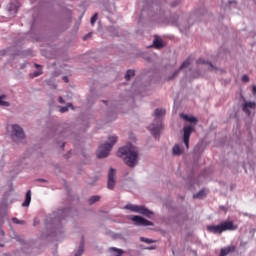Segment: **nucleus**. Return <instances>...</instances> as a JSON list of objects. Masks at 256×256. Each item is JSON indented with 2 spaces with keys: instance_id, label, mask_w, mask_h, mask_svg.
<instances>
[{
  "instance_id": "nucleus-1",
  "label": "nucleus",
  "mask_w": 256,
  "mask_h": 256,
  "mask_svg": "<svg viewBox=\"0 0 256 256\" xmlns=\"http://www.w3.org/2000/svg\"><path fill=\"white\" fill-rule=\"evenodd\" d=\"M117 155L123 159L124 163L128 167L133 168L138 163L137 158L139 157V152L137 151V148L132 144H127L126 146L119 148Z\"/></svg>"
},
{
  "instance_id": "nucleus-23",
  "label": "nucleus",
  "mask_w": 256,
  "mask_h": 256,
  "mask_svg": "<svg viewBox=\"0 0 256 256\" xmlns=\"http://www.w3.org/2000/svg\"><path fill=\"white\" fill-rule=\"evenodd\" d=\"M99 199H101V197H99V196H92V197L89 199V204H90V205H93V203H97V201H99Z\"/></svg>"
},
{
  "instance_id": "nucleus-32",
  "label": "nucleus",
  "mask_w": 256,
  "mask_h": 256,
  "mask_svg": "<svg viewBox=\"0 0 256 256\" xmlns=\"http://www.w3.org/2000/svg\"><path fill=\"white\" fill-rule=\"evenodd\" d=\"M253 93H256V86H253Z\"/></svg>"
},
{
  "instance_id": "nucleus-34",
  "label": "nucleus",
  "mask_w": 256,
  "mask_h": 256,
  "mask_svg": "<svg viewBox=\"0 0 256 256\" xmlns=\"http://www.w3.org/2000/svg\"><path fill=\"white\" fill-rule=\"evenodd\" d=\"M177 73H179V71H177V72L174 74V77H175V75H177Z\"/></svg>"
},
{
  "instance_id": "nucleus-9",
  "label": "nucleus",
  "mask_w": 256,
  "mask_h": 256,
  "mask_svg": "<svg viewBox=\"0 0 256 256\" xmlns=\"http://www.w3.org/2000/svg\"><path fill=\"white\" fill-rule=\"evenodd\" d=\"M108 189L115 188V169L110 168L108 172V182H107Z\"/></svg>"
},
{
  "instance_id": "nucleus-21",
  "label": "nucleus",
  "mask_w": 256,
  "mask_h": 256,
  "mask_svg": "<svg viewBox=\"0 0 256 256\" xmlns=\"http://www.w3.org/2000/svg\"><path fill=\"white\" fill-rule=\"evenodd\" d=\"M196 63H197V65H210V67H213V64H211V63L205 61L204 59H198V60L196 61Z\"/></svg>"
},
{
  "instance_id": "nucleus-8",
  "label": "nucleus",
  "mask_w": 256,
  "mask_h": 256,
  "mask_svg": "<svg viewBox=\"0 0 256 256\" xmlns=\"http://www.w3.org/2000/svg\"><path fill=\"white\" fill-rule=\"evenodd\" d=\"M184 134H183V141L186 149H189V139H191V133L195 131V128L191 125L185 126L183 128Z\"/></svg>"
},
{
  "instance_id": "nucleus-28",
  "label": "nucleus",
  "mask_w": 256,
  "mask_h": 256,
  "mask_svg": "<svg viewBox=\"0 0 256 256\" xmlns=\"http://www.w3.org/2000/svg\"><path fill=\"white\" fill-rule=\"evenodd\" d=\"M58 101H59V103H61L62 105L65 103V100L63 99V97H59L58 98Z\"/></svg>"
},
{
  "instance_id": "nucleus-16",
  "label": "nucleus",
  "mask_w": 256,
  "mask_h": 256,
  "mask_svg": "<svg viewBox=\"0 0 256 256\" xmlns=\"http://www.w3.org/2000/svg\"><path fill=\"white\" fill-rule=\"evenodd\" d=\"M207 195V191L205 189L200 190L198 193L194 194V199H203Z\"/></svg>"
},
{
  "instance_id": "nucleus-5",
  "label": "nucleus",
  "mask_w": 256,
  "mask_h": 256,
  "mask_svg": "<svg viewBox=\"0 0 256 256\" xmlns=\"http://www.w3.org/2000/svg\"><path fill=\"white\" fill-rule=\"evenodd\" d=\"M156 120L154 123L148 126L149 131L155 137V139H159L161 135V124H159V118L161 117V109H156L155 111Z\"/></svg>"
},
{
  "instance_id": "nucleus-31",
  "label": "nucleus",
  "mask_w": 256,
  "mask_h": 256,
  "mask_svg": "<svg viewBox=\"0 0 256 256\" xmlns=\"http://www.w3.org/2000/svg\"><path fill=\"white\" fill-rule=\"evenodd\" d=\"M161 47H165V43L161 41Z\"/></svg>"
},
{
  "instance_id": "nucleus-2",
  "label": "nucleus",
  "mask_w": 256,
  "mask_h": 256,
  "mask_svg": "<svg viewBox=\"0 0 256 256\" xmlns=\"http://www.w3.org/2000/svg\"><path fill=\"white\" fill-rule=\"evenodd\" d=\"M206 229L208 233L221 235L224 231H237V225H235L233 221H224L218 225H208Z\"/></svg>"
},
{
  "instance_id": "nucleus-24",
  "label": "nucleus",
  "mask_w": 256,
  "mask_h": 256,
  "mask_svg": "<svg viewBox=\"0 0 256 256\" xmlns=\"http://www.w3.org/2000/svg\"><path fill=\"white\" fill-rule=\"evenodd\" d=\"M69 107H73V104H68L67 107H61L60 113H67V111H69Z\"/></svg>"
},
{
  "instance_id": "nucleus-35",
  "label": "nucleus",
  "mask_w": 256,
  "mask_h": 256,
  "mask_svg": "<svg viewBox=\"0 0 256 256\" xmlns=\"http://www.w3.org/2000/svg\"><path fill=\"white\" fill-rule=\"evenodd\" d=\"M162 115H163V110L161 111Z\"/></svg>"
},
{
  "instance_id": "nucleus-7",
  "label": "nucleus",
  "mask_w": 256,
  "mask_h": 256,
  "mask_svg": "<svg viewBox=\"0 0 256 256\" xmlns=\"http://www.w3.org/2000/svg\"><path fill=\"white\" fill-rule=\"evenodd\" d=\"M12 137L16 143L25 139V132H23V128L17 124L12 125Z\"/></svg>"
},
{
  "instance_id": "nucleus-17",
  "label": "nucleus",
  "mask_w": 256,
  "mask_h": 256,
  "mask_svg": "<svg viewBox=\"0 0 256 256\" xmlns=\"http://www.w3.org/2000/svg\"><path fill=\"white\" fill-rule=\"evenodd\" d=\"M36 69H39L38 71L31 74V77H39L40 75H43V71L41 70V65L35 64Z\"/></svg>"
},
{
  "instance_id": "nucleus-14",
  "label": "nucleus",
  "mask_w": 256,
  "mask_h": 256,
  "mask_svg": "<svg viewBox=\"0 0 256 256\" xmlns=\"http://www.w3.org/2000/svg\"><path fill=\"white\" fill-rule=\"evenodd\" d=\"M84 252H85V242L82 239L81 244H80L78 250L75 253V256H81V255H83Z\"/></svg>"
},
{
  "instance_id": "nucleus-10",
  "label": "nucleus",
  "mask_w": 256,
  "mask_h": 256,
  "mask_svg": "<svg viewBox=\"0 0 256 256\" xmlns=\"http://www.w3.org/2000/svg\"><path fill=\"white\" fill-rule=\"evenodd\" d=\"M256 104L255 102H245V104L243 105L242 110L244 111V113L251 115V110L250 109H255Z\"/></svg>"
},
{
  "instance_id": "nucleus-26",
  "label": "nucleus",
  "mask_w": 256,
  "mask_h": 256,
  "mask_svg": "<svg viewBox=\"0 0 256 256\" xmlns=\"http://www.w3.org/2000/svg\"><path fill=\"white\" fill-rule=\"evenodd\" d=\"M12 221H13V223H15L16 225H21V224H23V221H21V220H19V219H17V218H13Z\"/></svg>"
},
{
  "instance_id": "nucleus-25",
  "label": "nucleus",
  "mask_w": 256,
  "mask_h": 256,
  "mask_svg": "<svg viewBox=\"0 0 256 256\" xmlns=\"http://www.w3.org/2000/svg\"><path fill=\"white\" fill-rule=\"evenodd\" d=\"M97 17H99L98 13H95L90 20L91 25H95V22L97 21Z\"/></svg>"
},
{
  "instance_id": "nucleus-11",
  "label": "nucleus",
  "mask_w": 256,
  "mask_h": 256,
  "mask_svg": "<svg viewBox=\"0 0 256 256\" xmlns=\"http://www.w3.org/2000/svg\"><path fill=\"white\" fill-rule=\"evenodd\" d=\"M180 117L184 119V121H187L188 123H197V118L193 116H189L187 114H181Z\"/></svg>"
},
{
  "instance_id": "nucleus-4",
  "label": "nucleus",
  "mask_w": 256,
  "mask_h": 256,
  "mask_svg": "<svg viewBox=\"0 0 256 256\" xmlns=\"http://www.w3.org/2000/svg\"><path fill=\"white\" fill-rule=\"evenodd\" d=\"M124 209H127L132 213H139V215H144V217H147L148 219L153 218V211L149 210L144 205L128 204L124 206Z\"/></svg>"
},
{
  "instance_id": "nucleus-15",
  "label": "nucleus",
  "mask_w": 256,
  "mask_h": 256,
  "mask_svg": "<svg viewBox=\"0 0 256 256\" xmlns=\"http://www.w3.org/2000/svg\"><path fill=\"white\" fill-rule=\"evenodd\" d=\"M173 155H183V148L179 144L174 145L172 150Z\"/></svg>"
},
{
  "instance_id": "nucleus-29",
  "label": "nucleus",
  "mask_w": 256,
  "mask_h": 256,
  "mask_svg": "<svg viewBox=\"0 0 256 256\" xmlns=\"http://www.w3.org/2000/svg\"><path fill=\"white\" fill-rule=\"evenodd\" d=\"M63 81H65V83H69V77L64 76V77H63Z\"/></svg>"
},
{
  "instance_id": "nucleus-18",
  "label": "nucleus",
  "mask_w": 256,
  "mask_h": 256,
  "mask_svg": "<svg viewBox=\"0 0 256 256\" xmlns=\"http://www.w3.org/2000/svg\"><path fill=\"white\" fill-rule=\"evenodd\" d=\"M7 96L6 95H1L0 96V107H9V102L3 100V99H6Z\"/></svg>"
},
{
  "instance_id": "nucleus-6",
  "label": "nucleus",
  "mask_w": 256,
  "mask_h": 256,
  "mask_svg": "<svg viewBox=\"0 0 256 256\" xmlns=\"http://www.w3.org/2000/svg\"><path fill=\"white\" fill-rule=\"evenodd\" d=\"M130 221L136 225V227H150V229H153L155 224L153 222L145 219L143 216L135 215L129 217Z\"/></svg>"
},
{
  "instance_id": "nucleus-22",
  "label": "nucleus",
  "mask_w": 256,
  "mask_h": 256,
  "mask_svg": "<svg viewBox=\"0 0 256 256\" xmlns=\"http://www.w3.org/2000/svg\"><path fill=\"white\" fill-rule=\"evenodd\" d=\"M189 65H191V60L187 59L186 61H184L180 68H179V71H181V69H185L186 67H189Z\"/></svg>"
},
{
  "instance_id": "nucleus-30",
  "label": "nucleus",
  "mask_w": 256,
  "mask_h": 256,
  "mask_svg": "<svg viewBox=\"0 0 256 256\" xmlns=\"http://www.w3.org/2000/svg\"><path fill=\"white\" fill-rule=\"evenodd\" d=\"M89 37H91V33L87 34L86 36H84V41L89 39Z\"/></svg>"
},
{
  "instance_id": "nucleus-12",
  "label": "nucleus",
  "mask_w": 256,
  "mask_h": 256,
  "mask_svg": "<svg viewBox=\"0 0 256 256\" xmlns=\"http://www.w3.org/2000/svg\"><path fill=\"white\" fill-rule=\"evenodd\" d=\"M151 47H154V49H161V38H159V36L154 37Z\"/></svg>"
},
{
  "instance_id": "nucleus-20",
  "label": "nucleus",
  "mask_w": 256,
  "mask_h": 256,
  "mask_svg": "<svg viewBox=\"0 0 256 256\" xmlns=\"http://www.w3.org/2000/svg\"><path fill=\"white\" fill-rule=\"evenodd\" d=\"M140 241H142V243H147L148 245H151V243H155V240L149 239V238H145V237H141Z\"/></svg>"
},
{
  "instance_id": "nucleus-19",
  "label": "nucleus",
  "mask_w": 256,
  "mask_h": 256,
  "mask_svg": "<svg viewBox=\"0 0 256 256\" xmlns=\"http://www.w3.org/2000/svg\"><path fill=\"white\" fill-rule=\"evenodd\" d=\"M135 76V71L134 70H128L126 75H125V79L126 81H129V79H131V77Z\"/></svg>"
},
{
  "instance_id": "nucleus-27",
  "label": "nucleus",
  "mask_w": 256,
  "mask_h": 256,
  "mask_svg": "<svg viewBox=\"0 0 256 256\" xmlns=\"http://www.w3.org/2000/svg\"><path fill=\"white\" fill-rule=\"evenodd\" d=\"M242 81H243V83H249V76L248 75H243L242 76Z\"/></svg>"
},
{
  "instance_id": "nucleus-3",
  "label": "nucleus",
  "mask_w": 256,
  "mask_h": 256,
  "mask_svg": "<svg viewBox=\"0 0 256 256\" xmlns=\"http://www.w3.org/2000/svg\"><path fill=\"white\" fill-rule=\"evenodd\" d=\"M110 143H105L104 145H100L97 152L98 159H105V157L109 156L111 150L113 149V145L117 143V136H110L109 138Z\"/></svg>"
},
{
  "instance_id": "nucleus-13",
  "label": "nucleus",
  "mask_w": 256,
  "mask_h": 256,
  "mask_svg": "<svg viewBox=\"0 0 256 256\" xmlns=\"http://www.w3.org/2000/svg\"><path fill=\"white\" fill-rule=\"evenodd\" d=\"M31 203V190H28L26 193L25 201L23 202V207H29Z\"/></svg>"
},
{
  "instance_id": "nucleus-33",
  "label": "nucleus",
  "mask_w": 256,
  "mask_h": 256,
  "mask_svg": "<svg viewBox=\"0 0 256 256\" xmlns=\"http://www.w3.org/2000/svg\"><path fill=\"white\" fill-rule=\"evenodd\" d=\"M65 147V143L62 144V148Z\"/></svg>"
}]
</instances>
